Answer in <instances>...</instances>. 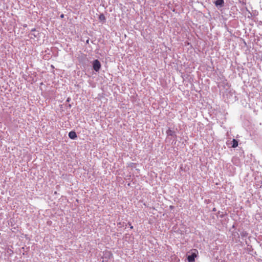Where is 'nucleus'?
I'll list each match as a JSON object with an SVG mask.
<instances>
[{"label":"nucleus","instance_id":"nucleus-1","mask_svg":"<svg viewBox=\"0 0 262 262\" xmlns=\"http://www.w3.org/2000/svg\"><path fill=\"white\" fill-rule=\"evenodd\" d=\"M93 67L95 71L98 72L99 71L101 67V64L98 60L96 59L93 61Z\"/></svg>","mask_w":262,"mask_h":262},{"label":"nucleus","instance_id":"nucleus-2","mask_svg":"<svg viewBox=\"0 0 262 262\" xmlns=\"http://www.w3.org/2000/svg\"><path fill=\"white\" fill-rule=\"evenodd\" d=\"M196 257V254L195 253H192L191 255H188L187 259L189 262H193L195 258Z\"/></svg>","mask_w":262,"mask_h":262},{"label":"nucleus","instance_id":"nucleus-3","mask_svg":"<svg viewBox=\"0 0 262 262\" xmlns=\"http://www.w3.org/2000/svg\"><path fill=\"white\" fill-rule=\"evenodd\" d=\"M214 4L216 7H222L224 5V0H216Z\"/></svg>","mask_w":262,"mask_h":262},{"label":"nucleus","instance_id":"nucleus-4","mask_svg":"<svg viewBox=\"0 0 262 262\" xmlns=\"http://www.w3.org/2000/svg\"><path fill=\"white\" fill-rule=\"evenodd\" d=\"M69 137L71 139H75L77 137V135L75 132L71 131L69 133Z\"/></svg>","mask_w":262,"mask_h":262},{"label":"nucleus","instance_id":"nucleus-5","mask_svg":"<svg viewBox=\"0 0 262 262\" xmlns=\"http://www.w3.org/2000/svg\"><path fill=\"white\" fill-rule=\"evenodd\" d=\"M238 146V141L235 139H233L232 147L235 148Z\"/></svg>","mask_w":262,"mask_h":262},{"label":"nucleus","instance_id":"nucleus-6","mask_svg":"<svg viewBox=\"0 0 262 262\" xmlns=\"http://www.w3.org/2000/svg\"><path fill=\"white\" fill-rule=\"evenodd\" d=\"M166 133L168 136H173L174 134V132L170 129L167 130V131L166 132Z\"/></svg>","mask_w":262,"mask_h":262},{"label":"nucleus","instance_id":"nucleus-7","mask_svg":"<svg viewBox=\"0 0 262 262\" xmlns=\"http://www.w3.org/2000/svg\"><path fill=\"white\" fill-rule=\"evenodd\" d=\"M99 19L100 20L103 21L105 19V16L103 14H101L99 15Z\"/></svg>","mask_w":262,"mask_h":262},{"label":"nucleus","instance_id":"nucleus-8","mask_svg":"<svg viewBox=\"0 0 262 262\" xmlns=\"http://www.w3.org/2000/svg\"><path fill=\"white\" fill-rule=\"evenodd\" d=\"M32 32H33V31H35V29H32Z\"/></svg>","mask_w":262,"mask_h":262},{"label":"nucleus","instance_id":"nucleus-9","mask_svg":"<svg viewBox=\"0 0 262 262\" xmlns=\"http://www.w3.org/2000/svg\"><path fill=\"white\" fill-rule=\"evenodd\" d=\"M63 17V14L61 15V17Z\"/></svg>","mask_w":262,"mask_h":262},{"label":"nucleus","instance_id":"nucleus-10","mask_svg":"<svg viewBox=\"0 0 262 262\" xmlns=\"http://www.w3.org/2000/svg\"><path fill=\"white\" fill-rule=\"evenodd\" d=\"M133 228V226H130V228L132 229Z\"/></svg>","mask_w":262,"mask_h":262}]
</instances>
